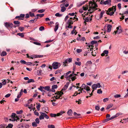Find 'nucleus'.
Listing matches in <instances>:
<instances>
[{
  "instance_id": "1",
  "label": "nucleus",
  "mask_w": 128,
  "mask_h": 128,
  "mask_svg": "<svg viewBox=\"0 0 128 128\" xmlns=\"http://www.w3.org/2000/svg\"><path fill=\"white\" fill-rule=\"evenodd\" d=\"M90 9L88 10V11H90L92 10V12H90V13H91L92 12L97 10L96 8L98 6L95 3L90 1V2L89 5Z\"/></svg>"
},
{
  "instance_id": "2",
  "label": "nucleus",
  "mask_w": 128,
  "mask_h": 128,
  "mask_svg": "<svg viewBox=\"0 0 128 128\" xmlns=\"http://www.w3.org/2000/svg\"><path fill=\"white\" fill-rule=\"evenodd\" d=\"M40 116L39 119L40 120L44 119V117L47 119L49 118V116L46 114L42 112H40Z\"/></svg>"
},
{
  "instance_id": "3",
  "label": "nucleus",
  "mask_w": 128,
  "mask_h": 128,
  "mask_svg": "<svg viewBox=\"0 0 128 128\" xmlns=\"http://www.w3.org/2000/svg\"><path fill=\"white\" fill-rule=\"evenodd\" d=\"M18 127L19 128H28L29 127L28 124L26 123H21L18 126Z\"/></svg>"
},
{
  "instance_id": "4",
  "label": "nucleus",
  "mask_w": 128,
  "mask_h": 128,
  "mask_svg": "<svg viewBox=\"0 0 128 128\" xmlns=\"http://www.w3.org/2000/svg\"><path fill=\"white\" fill-rule=\"evenodd\" d=\"M60 63L57 62H54L52 64V67L54 69H58L60 66Z\"/></svg>"
},
{
  "instance_id": "5",
  "label": "nucleus",
  "mask_w": 128,
  "mask_h": 128,
  "mask_svg": "<svg viewBox=\"0 0 128 128\" xmlns=\"http://www.w3.org/2000/svg\"><path fill=\"white\" fill-rule=\"evenodd\" d=\"M101 86L100 84V83H98L96 84H94L92 86V89L94 90H96V88H100Z\"/></svg>"
},
{
  "instance_id": "6",
  "label": "nucleus",
  "mask_w": 128,
  "mask_h": 128,
  "mask_svg": "<svg viewBox=\"0 0 128 128\" xmlns=\"http://www.w3.org/2000/svg\"><path fill=\"white\" fill-rule=\"evenodd\" d=\"M72 60V58H68L65 60L63 62L64 65L65 66H66V64L71 62Z\"/></svg>"
},
{
  "instance_id": "7",
  "label": "nucleus",
  "mask_w": 128,
  "mask_h": 128,
  "mask_svg": "<svg viewBox=\"0 0 128 128\" xmlns=\"http://www.w3.org/2000/svg\"><path fill=\"white\" fill-rule=\"evenodd\" d=\"M5 26L7 28L9 27L12 28L13 27V25L10 22H6L4 23Z\"/></svg>"
},
{
  "instance_id": "8",
  "label": "nucleus",
  "mask_w": 128,
  "mask_h": 128,
  "mask_svg": "<svg viewBox=\"0 0 128 128\" xmlns=\"http://www.w3.org/2000/svg\"><path fill=\"white\" fill-rule=\"evenodd\" d=\"M116 6H113L112 8H110L108 9V10L106 11H109V12L114 10V12H115L116 10Z\"/></svg>"
},
{
  "instance_id": "9",
  "label": "nucleus",
  "mask_w": 128,
  "mask_h": 128,
  "mask_svg": "<svg viewBox=\"0 0 128 128\" xmlns=\"http://www.w3.org/2000/svg\"><path fill=\"white\" fill-rule=\"evenodd\" d=\"M82 87L87 92L90 90V87L84 84H83L82 86Z\"/></svg>"
},
{
  "instance_id": "10",
  "label": "nucleus",
  "mask_w": 128,
  "mask_h": 128,
  "mask_svg": "<svg viewBox=\"0 0 128 128\" xmlns=\"http://www.w3.org/2000/svg\"><path fill=\"white\" fill-rule=\"evenodd\" d=\"M83 10H87L88 9V6L87 5H85L84 6H83ZM79 12L82 13L83 12V10L82 9L80 10H79Z\"/></svg>"
},
{
  "instance_id": "11",
  "label": "nucleus",
  "mask_w": 128,
  "mask_h": 128,
  "mask_svg": "<svg viewBox=\"0 0 128 128\" xmlns=\"http://www.w3.org/2000/svg\"><path fill=\"white\" fill-rule=\"evenodd\" d=\"M111 0H106L103 2V4L104 5H107L108 6H110L111 4Z\"/></svg>"
},
{
  "instance_id": "12",
  "label": "nucleus",
  "mask_w": 128,
  "mask_h": 128,
  "mask_svg": "<svg viewBox=\"0 0 128 128\" xmlns=\"http://www.w3.org/2000/svg\"><path fill=\"white\" fill-rule=\"evenodd\" d=\"M76 69V67L74 66V64H73V71L72 72V74H70V76H77L78 75L77 74H74V71Z\"/></svg>"
},
{
  "instance_id": "13",
  "label": "nucleus",
  "mask_w": 128,
  "mask_h": 128,
  "mask_svg": "<svg viewBox=\"0 0 128 128\" xmlns=\"http://www.w3.org/2000/svg\"><path fill=\"white\" fill-rule=\"evenodd\" d=\"M69 84V82H66V84L64 85V86L62 88V91L66 90L68 88Z\"/></svg>"
},
{
  "instance_id": "14",
  "label": "nucleus",
  "mask_w": 128,
  "mask_h": 128,
  "mask_svg": "<svg viewBox=\"0 0 128 128\" xmlns=\"http://www.w3.org/2000/svg\"><path fill=\"white\" fill-rule=\"evenodd\" d=\"M65 4H63L60 5V6L61 8V11L62 12H64L66 10L65 8L64 7Z\"/></svg>"
},
{
  "instance_id": "15",
  "label": "nucleus",
  "mask_w": 128,
  "mask_h": 128,
  "mask_svg": "<svg viewBox=\"0 0 128 128\" xmlns=\"http://www.w3.org/2000/svg\"><path fill=\"white\" fill-rule=\"evenodd\" d=\"M117 117L116 114L114 116H112L110 118H108L106 119L105 120V122H107V121H108L109 120H112V119H114V118H116Z\"/></svg>"
},
{
  "instance_id": "16",
  "label": "nucleus",
  "mask_w": 128,
  "mask_h": 128,
  "mask_svg": "<svg viewBox=\"0 0 128 128\" xmlns=\"http://www.w3.org/2000/svg\"><path fill=\"white\" fill-rule=\"evenodd\" d=\"M56 26H55V28L54 29V31L55 32H56L57 30H58V26L59 25V24H58V22H56Z\"/></svg>"
},
{
  "instance_id": "17",
  "label": "nucleus",
  "mask_w": 128,
  "mask_h": 128,
  "mask_svg": "<svg viewBox=\"0 0 128 128\" xmlns=\"http://www.w3.org/2000/svg\"><path fill=\"white\" fill-rule=\"evenodd\" d=\"M97 43H98L97 41H96L95 40H92L91 42V44H92V45L91 46L90 45H89L88 47L90 48L91 46L92 47V45L94 44H96Z\"/></svg>"
},
{
  "instance_id": "18",
  "label": "nucleus",
  "mask_w": 128,
  "mask_h": 128,
  "mask_svg": "<svg viewBox=\"0 0 128 128\" xmlns=\"http://www.w3.org/2000/svg\"><path fill=\"white\" fill-rule=\"evenodd\" d=\"M112 26L110 25H109L108 26H107V32H110L111 28H112Z\"/></svg>"
},
{
  "instance_id": "19",
  "label": "nucleus",
  "mask_w": 128,
  "mask_h": 128,
  "mask_svg": "<svg viewBox=\"0 0 128 128\" xmlns=\"http://www.w3.org/2000/svg\"><path fill=\"white\" fill-rule=\"evenodd\" d=\"M85 3V2L84 1L82 2H79L77 3V6H78L80 7L82 5L84 4Z\"/></svg>"
},
{
  "instance_id": "20",
  "label": "nucleus",
  "mask_w": 128,
  "mask_h": 128,
  "mask_svg": "<svg viewBox=\"0 0 128 128\" xmlns=\"http://www.w3.org/2000/svg\"><path fill=\"white\" fill-rule=\"evenodd\" d=\"M72 24H68L67 23V24L66 26V28L67 29V28H72V26H71Z\"/></svg>"
},
{
  "instance_id": "21",
  "label": "nucleus",
  "mask_w": 128,
  "mask_h": 128,
  "mask_svg": "<svg viewBox=\"0 0 128 128\" xmlns=\"http://www.w3.org/2000/svg\"><path fill=\"white\" fill-rule=\"evenodd\" d=\"M18 119L19 118L17 116H15V117H14V118H12V120H11V119H10V120L12 121H14Z\"/></svg>"
},
{
  "instance_id": "22",
  "label": "nucleus",
  "mask_w": 128,
  "mask_h": 128,
  "mask_svg": "<svg viewBox=\"0 0 128 128\" xmlns=\"http://www.w3.org/2000/svg\"><path fill=\"white\" fill-rule=\"evenodd\" d=\"M64 77L66 78L67 80H68L70 78V77L72 76H70V75L68 76V75L66 74H64Z\"/></svg>"
},
{
  "instance_id": "23",
  "label": "nucleus",
  "mask_w": 128,
  "mask_h": 128,
  "mask_svg": "<svg viewBox=\"0 0 128 128\" xmlns=\"http://www.w3.org/2000/svg\"><path fill=\"white\" fill-rule=\"evenodd\" d=\"M72 110L70 109L67 112V114L70 116H71L72 115Z\"/></svg>"
},
{
  "instance_id": "24",
  "label": "nucleus",
  "mask_w": 128,
  "mask_h": 128,
  "mask_svg": "<svg viewBox=\"0 0 128 128\" xmlns=\"http://www.w3.org/2000/svg\"><path fill=\"white\" fill-rule=\"evenodd\" d=\"M74 22V20H71L69 19L68 20V21L67 22L68 24H72Z\"/></svg>"
},
{
  "instance_id": "25",
  "label": "nucleus",
  "mask_w": 128,
  "mask_h": 128,
  "mask_svg": "<svg viewBox=\"0 0 128 128\" xmlns=\"http://www.w3.org/2000/svg\"><path fill=\"white\" fill-rule=\"evenodd\" d=\"M114 12L112 11V12H109V11H106V13L108 15H109L110 16H111L113 15L114 13Z\"/></svg>"
},
{
  "instance_id": "26",
  "label": "nucleus",
  "mask_w": 128,
  "mask_h": 128,
  "mask_svg": "<svg viewBox=\"0 0 128 128\" xmlns=\"http://www.w3.org/2000/svg\"><path fill=\"white\" fill-rule=\"evenodd\" d=\"M74 65L75 64L76 65L78 66H80L81 65V62H74Z\"/></svg>"
},
{
  "instance_id": "27",
  "label": "nucleus",
  "mask_w": 128,
  "mask_h": 128,
  "mask_svg": "<svg viewBox=\"0 0 128 128\" xmlns=\"http://www.w3.org/2000/svg\"><path fill=\"white\" fill-rule=\"evenodd\" d=\"M14 24L17 25V26H18L20 25V22L19 21H14Z\"/></svg>"
},
{
  "instance_id": "28",
  "label": "nucleus",
  "mask_w": 128,
  "mask_h": 128,
  "mask_svg": "<svg viewBox=\"0 0 128 128\" xmlns=\"http://www.w3.org/2000/svg\"><path fill=\"white\" fill-rule=\"evenodd\" d=\"M113 105L112 104H108V106L106 108V109L107 110L109 109L110 108H111L113 106Z\"/></svg>"
},
{
  "instance_id": "29",
  "label": "nucleus",
  "mask_w": 128,
  "mask_h": 128,
  "mask_svg": "<svg viewBox=\"0 0 128 128\" xmlns=\"http://www.w3.org/2000/svg\"><path fill=\"white\" fill-rule=\"evenodd\" d=\"M6 55V53L5 51H3L0 54L2 56H4Z\"/></svg>"
},
{
  "instance_id": "30",
  "label": "nucleus",
  "mask_w": 128,
  "mask_h": 128,
  "mask_svg": "<svg viewBox=\"0 0 128 128\" xmlns=\"http://www.w3.org/2000/svg\"><path fill=\"white\" fill-rule=\"evenodd\" d=\"M64 93L62 92H58V96H62L63 94Z\"/></svg>"
},
{
  "instance_id": "31",
  "label": "nucleus",
  "mask_w": 128,
  "mask_h": 128,
  "mask_svg": "<svg viewBox=\"0 0 128 128\" xmlns=\"http://www.w3.org/2000/svg\"><path fill=\"white\" fill-rule=\"evenodd\" d=\"M37 123L36 122H32V125L33 127H36L37 126Z\"/></svg>"
},
{
  "instance_id": "32",
  "label": "nucleus",
  "mask_w": 128,
  "mask_h": 128,
  "mask_svg": "<svg viewBox=\"0 0 128 128\" xmlns=\"http://www.w3.org/2000/svg\"><path fill=\"white\" fill-rule=\"evenodd\" d=\"M43 88L44 87H42L41 86H40V88H38V89L40 90L42 92H45V91L44 90H42Z\"/></svg>"
},
{
  "instance_id": "33",
  "label": "nucleus",
  "mask_w": 128,
  "mask_h": 128,
  "mask_svg": "<svg viewBox=\"0 0 128 128\" xmlns=\"http://www.w3.org/2000/svg\"><path fill=\"white\" fill-rule=\"evenodd\" d=\"M104 13V10H102V11L100 14V18H101L102 17L103 14Z\"/></svg>"
},
{
  "instance_id": "34",
  "label": "nucleus",
  "mask_w": 128,
  "mask_h": 128,
  "mask_svg": "<svg viewBox=\"0 0 128 128\" xmlns=\"http://www.w3.org/2000/svg\"><path fill=\"white\" fill-rule=\"evenodd\" d=\"M18 29L21 32L23 31L24 29V28L22 26H19L18 27Z\"/></svg>"
},
{
  "instance_id": "35",
  "label": "nucleus",
  "mask_w": 128,
  "mask_h": 128,
  "mask_svg": "<svg viewBox=\"0 0 128 128\" xmlns=\"http://www.w3.org/2000/svg\"><path fill=\"white\" fill-rule=\"evenodd\" d=\"M64 112L63 111H61L60 112L58 113L57 114V116H60Z\"/></svg>"
},
{
  "instance_id": "36",
  "label": "nucleus",
  "mask_w": 128,
  "mask_h": 128,
  "mask_svg": "<svg viewBox=\"0 0 128 128\" xmlns=\"http://www.w3.org/2000/svg\"><path fill=\"white\" fill-rule=\"evenodd\" d=\"M17 35L22 37H23L24 36V35L23 33H18L17 34Z\"/></svg>"
},
{
  "instance_id": "37",
  "label": "nucleus",
  "mask_w": 128,
  "mask_h": 128,
  "mask_svg": "<svg viewBox=\"0 0 128 128\" xmlns=\"http://www.w3.org/2000/svg\"><path fill=\"white\" fill-rule=\"evenodd\" d=\"M40 103H38L36 106V108L39 111L40 110Z\"/></svg>"
},
{
  "instance_id": "38",
  "label": "nucleus",
  "mask_w": 128,
  "mask_h": 128,
  "mask_svg": "<svg viewBox=\"0 0 128 128\" xmlns=\"http://www.w3.org/2000/svg\"><path fill=\"white\" fill-rule=\"evenodd\" d=\"M55 16H56L60 17L62 16V14H60L59 13H57L55 14Z\"/></svg>"
},
{
  "instance_id": "39",
  "label": "nucleus",
  "mask_w": 128,
  "mask_h": 128,
  "mask_svg": "<svg viewBox=\"0 0 128 128\" xmlns=\"http://www.w3.org/2000/svg\"><path fill=\"white\" fill-rule=\"evenodd\" d=\"M70 78L71 79L72 81H73L76 78L75 76H72L70 77Z\"/></svg>"
},
{
  "instance_id": "40",
  "label": "nucleus",
  "mask_w": 128,
  "mask_h": 128,
  "mask_svg": "<svg viewBox=\"0 0 128 128\" xmlns=\"http://www.w3.org/2000/svg\"><path fill=\"white\" fill-rule=\"evenodd\" d=\"M34 82V80L33 79H30V80H28L27 82L28 83H29L31 82Z\"/></svg>"
},
{
  "instance_id": "41",
  "label": "nucleus",
  "mask_w": 128,
  "mask_h": 128,
  "mask_svg": "<svg viewBox=\"0 0 128 128\" xmlns=\"http://www.w3.org/2000/svg\"><path fill=\"white\" fill-rule=\"evenodd\" d=\"M48 128H55L54 126L53 125H48Z\"/></svg>"
},
{
  "instance_id": "42",
  "label": "nucleus",
  "mask_w": 128,
  "mask_h": 128,
  "mask_svg": "<svg viewBox=\"0 0 128 128\" xmlns=\"http://www.w3.org/2000/svg\"><path fill=\"white\" fill-rule=\"evenodd\" d=\"M45 90H47L48 91L50 90V87L49 86H46L43 88Z\"/></svg>"
},
{
  "instance_id": "43",
  "label": "nucleus",
  "mask_w": 128,
  "mask_h": 128,
  "mask_svg": "<svg viewBox=\"0 0 128 128\" xmlns=\"http://www.w3.org/2000/svg\"><path fill=\"white\" fill-rule=\"evenodd\" d=\"M58 86L57 85H54L52 86V89L54 90L56 88H57Z\"/></svg>"
},
{
  "instance_id": "44",
  "label": "nucleus",
  "mask_w": 128,
  "mask_h": 128,
  "mask_svg": "<svg viewBox=\"0 0 128 128\" xmlns=\"http://www.w3.org/2000/svg\"><path fill=\"white\" fill-rule=\"evenodd\" d=\"M43 57V55H37L35 56L34 57L35 58H42Z\"/></svg>"
},
{
  "instance_id": "45",
  "label": "nucleus",
  "mask_w": 128,
  "mask_h": 128,
  "mask_svg": "<svg viewBox=\"0 0 128 128\" xmlns=\"http://www.w3.org/2000/svg\"><path fill=\"white\" fill-rule=\"evenodd\" d=\"M13 126L12 125V124H9L6 128H12Z\"/></svg>"
},
{
  "instance_id": "46",
  "label": "nucleus",
  "mask_w": 128,
  "mask_h": 128,
  "mask_svg": "<svg viewBox=\"0 0 128 128\" xmlns=\"http://www.w3.org/2000/svg\"><path fill=\"white\" fill-rule=\"evenodd\" d=\"M92 54L93 56H95L96 55V52L95 50L94 51H92Z\"/></svg>"
},
{
  "instance_id": "47",
  "label": "nucleus",
  "mask_w": 128,
  "mask_h": 128,
  "mask_svg": "<svg viewBox=\"0 0 128 128\" xmlns=\"http://www.w3.org/2000/svg\"><path fill=\"white\" fill-rule=\"evenodd\" d=\"M97 92L98 94H102V91L101 89H99L98 90Z\"/></svg>"
},
{
  "instance_id": "48",
  "label": "nucleus",
  "mask_w": 128,
  "mask_h": 128,
  "mask_svg": "<svg viewBox=\"0 0 128 128\" xmlns=\"http://www.w3.org/2000/svg\"><path fill=\"white\" fill-rule=\"evenodd\" d=\"M23 112V111L22 110H20V111H17L16 112V113L18 114H20L22 113Z\"/></svg>"
},
{
  "instance_id": "49",
  "label": "nucleus",
  "mask_w": 128,
  "mask_h": 128,
  "mask_svg": "<svg viewBox=\"0 0 128 128\" xmlns=\"http://www.w3.org/2000/svg\"><path fill=\"white\" fill-rule=\"evenodd\" d=\"M45 10L44 9H42L38 10V12L39 13H42L45 11Z\"/></svg>"
},
{
  "instance_id": "50",
  "label": "nucleus",
  "mask_w": 128,
  "mask_h": 128,
  "mask_svg": "<svg viewBox=\"0 0 128 128\" xmlns=\"http://www.w3.org/2000/svg\"><path fill=\"white\" fill-rule=\"evenodd\" d=\"M44 14H37L36 16H40V17H42L44 16Z\"/></svg>"
},
{
  "instance_id": "51",
  "label": "nucleus",
  "mask_w": 128,
  "mask_h": 128,
  "mask_svg": "<svg viewBox=\"0 0 128 128\" xmlns=\"http://www.w3.org/2000/svg\"><path fill=\"white\" fill-rule=\"evenodd\" d=\"M16 115V114L15 113H12V117H11L12 118H11V119L12 120V118H14V117H15Z\"/></svg>"
},
{
  "instance_id": "52",
  "label": "nucleus",
  "mask_w": 128,
  "mask_h": 128,
  "mask_svg": "<svg viewBox=\"0 0 128 128\" xmlns=\"http://www.w3.org/2000/svg\"><path fill=\"white\" fill-rule=\"evenodd\" d=\"M121 96L119 94H116L114 96V97L115 98H118L120 97Z\"/></svg>"
},
{
  "instance_id": "53",
  "label": "nucleus",
  "mask_w": 128,
  "mask_h": 128,
  "mask_svg": "<svg viewBox=\"0 0 128 128\" xmlns=\"http://www.w3.org/2000/svg\"><path fill=\"white\" fill-rule=\"evenodd\" d=\"M50 116L52 117H55L57 114H50Z\"/></svg>"
},
{
  "instance_id": "54",
  "label": "nucleus",
  "mask_w": 128,
  "mask_h": 128,
  "mask_svg": "<svg viewBox=\"0 0 128 128\" xmlns=\"http://www.w3.org/2000/svg\"><path fill=\"white\" fill-rule=\"evenodd\" d=\"M89 18H83L85 20V21L86 22H88L90 21V20L89 19Z\"/></svg>"
},
{
  "instance_id": "55",
  "label": "nucleus",
  "mask_w": 128,
  "mask_h": 128,
  "mask_svg": "<svg viewBox=\"0 0 128 128\" xmlns=\"http://www.w3.org/2000/svg\"><path fill=\"white\" fill-rule=\"evenodd\" d=\"M54 97L56 99H58L59 98L61 99V98H60V96H58V94L56 96H55Z\"/></svg>"
},
{
  "instance_id": "56",
  "label": "nucleus",
  "mask_w": 128,
  "mask_h": 128,
  "mask_svg": "<svg viewBox=\"0 0 128 128\" xmlns=\"http://www.w3.org/2000/svg\"><path fill=\"white\" fill-rule=\"evenodd\" d=\"M36 122L38 124L40 122L39 119L38 118H36L35 120Z\"/></svg>"
},
{
  "instance_id": "57",
  "label": "nucleus",
  "mask_w": 128,
  "mask_h": 128,
  "mask_svg": "<svg viewBox=\"0 0 128 128\" xmlns=\"http://www.w3.org/2000/svg\"><path fill=\"white\" fill-rule=\"evenodd\" d=\"M39 30L40 31H42L44 30V27L43 26H41L39 28Z\"/></svg>"
},
{
  "instance_id": "58",
  "label": "nucleus",
  "mask_w": 128,
  "mask_h": 128,
  "mask_svg": "<svg viewBox=\"0 0 128 128\" xmlns=\"http://www.w3.org/2000/svg\"><path fill=\"white\" fill-rule=\"evenodd\" d=\"M20 62L22 64H26V62L24 60H21L20 61Z\"/></svg>"
},
{
  "instance_id": "59",
  "label": "nucleus",
  "mask_w": 128,
  "mask_h": 128,
  "mask_svg": "<svg viewBox=\"0 0 128 128\" xmlns=\"http://www.w3.org/2000/svg\"><path fill=\"white\" fill-rule=\"evenodd\" d=\"M33 44H35L36 45H38V46H40L41 45V44L38 42H33Z\"/></svg>"
},
{
  "instance_id": "60",
  "label": "nucleus",
  "mask_w": 128,
  "mask_h": 128,
  "mask_svg": "<svg viewBox=\"0 0 128 128\" xmlns=\"http://www.w3.org/2000/svg\"><path fill=\"white\" fill-rule=\"evenodd\" d=\"M29 14L30 16L31 17H33L34 16V13H32L31 12H29Z\"/></svg>"
},
{
  "instance_id": "61",
  "label": "nucleus",
  "mask_w": 128,
  "mask_h": 128,
  "mask_svg": "<svg viewBox=\"0 0 128 128\" xmlns=\"http://www.w3.org/2000/svg\"><path fill=\"white\" fill-rule=\"evenodd\" d=\"M35 22V20H34V19H32L30 20L29 22L30 23H32Z\"/></svg>"
},
{
  "instance_id": "62",
  "label": "nucleus",
  "mask_w": 128,
  "mask_h": 128,
  "mask_svg": "<svg viewBox=\"0 0 128 128\" xmlns=\"http://www.w3.org/2000/svg\"><path fill=\"white\" fill-rule=\"evenodd\" d=\"M25 16V15L24 14H21L20 16V18L23 19V18H24Z\"/></svg>"
},
{
  "instance_id": "63",
  "label": "nucleus",
  "mask_w": 128,
  "mask_h": 128,
  "mask_svg": "<svg viewBox=\"0 0 128 128\" xmlns=\"http://www.w3.org/2000/svg\"><path fill=\"white\" fill-rule=\"evenodd\" d=\"M103 52L105 54H107L108 53V50H105Z\"/></svg>"
},
{
  "instance_id": "64",
  "label": "nucleus",
  "mask_w": 128,
  "mask_h": 128,
  "mask_svg": "<svg viewBox=\"0 0 128 128\" xmlns=\"http://www.w3.org/2000/svg\"><path fill=\"white\" fill-rule=\"evenodd\" d=\"M76 51L78 53H79L82 51V50L81 49H77Z\"/></svg>"
}]
</instances>
